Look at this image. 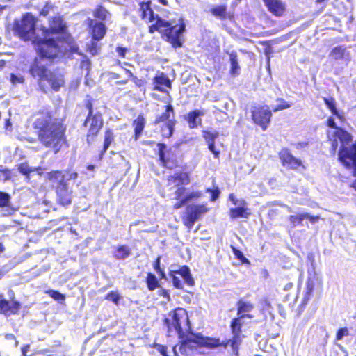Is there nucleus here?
I'll use <instances>...</instances> for the list:
<instances>
[{
  "label": "nucleus",
  "mask_w": 356,
  "mask_h": 356,
  "mask_svg": "<svg viewBox=\"0 0 356 356\" xmlns=\"http://www.w3.org/2000/svg\"><path fill=\"white\" fill-rule=\"evenodd\" d=\"M168 275L175 289H184V283L177 275H180L188 286H193L195 285V280L191 273L190 268L186 265L181 266L179 270H170Z\"/></svg>",
  "instance_id": "4468645a"
},
{
  "label": "nucleus",
  "mask_w": 356,
  "mask_h": 356,
  "mask_svg": "<svg viewBox=\"0 0 356 356\" xmlns=\"http://www.w3.org/2000/svg\"><path fill=\"white\" fill-rule=\"evenodd\" d=\"M153 90L161 92H168L172 88L170 79L164 72H160L152 79Z\"/></svg>",
  "instance_id": "6ab92c4d"
},
{
  "label": "nucleus",
  "mask_w": 356,
  "mask_h": 356,
  "mask_svg": "<svg viewBox=\"0 0 356 356\" xmlns=\"http://www.w3.org/2000/svg\"><path fill=\"white\" fill-rule=\"evenodd\" d=\"M10 195L6 192L0 191V207H4L9 205Z\"/></svg>",
  "instance_id": "8fccbe9b"
},
{
  "label": "nucleus",
  "mask_w": 356,
  "mask_h": 356,
  "mask_svg": "<svg viewBox=\"0 0 356 356\" xmlns=\"http://www.w3.org/2000/svg\"><path fill=\"white\" fill-rule=\"evenodd\" d=\"M33 129L42 147L57 154L63 147L69 146L65 117L59 116L56 111L44 106L33 113Z\"/></svg>",
  "instance_id": "f03ea898"
},
{
  "label": "nucleus",
  "mask_w": 356,
  "mask_h": 356,
  "mask_svg": "<svg viewBox=\"0 0 356 356\" xmlns=\"http://www.w3.org/2000/svg\"><path fill=\"white\" fill-rule=\"evenodd\" d=\"M229 199L230 200V201L234 204H238V200L234 197V195L233 194H230L229 195Z\"/></svg>",
  "instance_id": "0e129e2a"
},
{
  "label": "nucleus",
  "mask_w": 356,
  "mask_h": 356,
  "mask_svg": "<svg viewBox=\"0 0 356 356\" xmlns=\"http://www.w3.org/2000/svg\"><path fill=\"white\" fill-rule=\"evenodd\" d=\"M164 111L157 115L153 122V124L157 125L161 122H170L171 119H175V108L170 101L165 106Z\"/></svg>",
  "instance_id": "b1692460"
},
{
  "label": "nucleus",
  "mask_w": 356,
  "mask_h": 356,
  "mask_svg": "<svg viewBox=\"0 0 356 356\" xmlns=\"http://www.w3.org/2000/svg\"><path fill=\"white\" fill-rule=\"evenodd\" d=\"M237 306V315L238 316L242 318H252V316L248 313L252 311L254 309V305L249 302H246L242 299H240L236 302Z\"/></svg>",
  "instance_id": "c85d7f7f"
},
{
  "label": "nucleus",
  "mask_w": 356,
  "mask_h": 356,
  "mask_svg": "<svg viewBox=\"0 0 356 356\" xmlns=\"http://www.w3.org/2000/svg\"><path fill=\"white\" fill-rule=\"evenodd\" d=\"M137 13L140 18L147 23L156 22L159 21V19H162L158 14L154 13L150 0L140 1Z\"/></svg>",
  "instance_id": "dca6fc26"
},
{
  "label": "nucleus",
  "mask_w": 356,
  "mask_h": 356,
  "mask_svg": "<svg viewBox=\"0 0 356 356\" xmlns=\"http://www.w3.org/2000/svg\"><path fill=\"white\" fill-rule=\"evenodd\" d=\"M82 126L87 129L86 142L91 144L100 133L104 127V119L100 112H96L93 116H86Z\"/></svg>",
  "instance_id": "9d476101"
},
{
  "label": "nucleus",
  "mask_w": 356,
  "mask_h": 356,
  "mask_svg": "<svg viewBox=\"0 0 356 356\" xmlns=\"http://www.w3.org/2000/svg\"><path fill=\"white\" fill-rule=\"evenodd\" d=\"M46 293L55 300L64 302L65 300V296L56 290L49 289L46 291Z\"/></svg>",
  "instance_id": "37998d69"
},
{
  "label": "nucleus",
  "mask_w": 356,
  "mask_h": 356,
  "mask_svg": "<svg viewBox=\"0 0 356 356\" xmlns=\"http://www.w3.org/2000/svg\"><path fill=\"white\" fill-rule=\"evenodd\" d=\"M206 192L211 193V197H210L211 201H215L219 197L220 191L218 188H216L215 189L207 188L206 190Z\"/></svg>",
  "instance_id": "4d7b16f0"
},
{
  "label": "nucleus",
  "mask_w": 356,
  "mask_h": 356,
  "mask_svg": "<svg viewBox=\"0 0 356 356\" xmlns=\"http://www.w3.org/2000/svg\"><path fill=\"white\" fill-rule=\"evenodd\" d=\"M10 81L13 84L22 83L24 81V79L22 76H17L14 74H10Z\"/></svg>",
  "instance_id": "bf43d9fd"
},
{
  "label": "nucleus",
  "mask_w": 356,
  "mask_h": 356,
  "mask_svg": "<svg viewBox=\"0 0 356 356\" xmlns=\"http://www.w3.org/2000/svg\"><path fill=\"white\" fill-rule=\"evenodd\" d=\"M109 15V12L102 5H98L93 11V16L101 21H105Z\"/></svg>",
  "instance_id": "e433bc0d"
},
{
  "label": "nucleus",
  "mask_w": 356,
  "mask_h": 356,
  "mask_svg": "<svg viewBox=\"0 0 356 356\" xmlns=\"http://www.w3.org/2000/svg\"><path fill=\"white\" fill-rule=\"evenodd\" d=\"M349 335V330L346 327H340L337 330L335 335V340L339 341L341 340L344 337H347Z\"/></svg>",
  "instance_id": "3c124183"
},
{
  "label": "nucleus",
  "mask_w": 356,
  "mask_h": 356,
  "mask_svg": "<svg viewBox=\"0 0 356 356\" xmlns=\"http://www.w3.org/2000/svg\"><path fill=\"white\" fill-rule=\"evenodd\" d=\"M85 107L88 110V114L86 116H93L96 113L94 112L93 108V100L90 99L85 102Z\"/></svg>",
  "instance_id": "5fc2aeb1"
},
{
  "label": "nucleus",
  "mask_w": 356,
  "mask_h": 356,
  "mask_svg": "<svg viewBox=\"0 0 356 356\" xmlns=\"http://www.w3.org/2000/svg\"><path fill=\"white\" fill-rule=\"evenodd\" d=\"M31 42L38 57L34 58L29 68L30 75L37 80L40 89L47 92L48 88L58 92L65 85L63 73L58 69L50 70L44 64L42 59L54 61L60 54V47L57 40L54 38H47L35 35Z\"/></svg>",
  "instance_id": "f257e3e1"
},
{
  "label": "nucleus",
  "mask_w": 356,
  "mask_h": 356,
  "mask_svg": "<svg viewBox=\"0 0 356 356\" xmlns=\"http://www.w3.org/2000/svg\"><path fill=\"white\" fill-rule=\"evenodd\" d=\"M105 299L111 301L118 305L121 299V296L116 291H110L105 296Z\"/></svg>",
  "instance_id": "c03bdc74"
},
{
  "label": "nucleus",
  "mask_w": 356,
  "mask_h": 356,
  "mask_svg": "<svg viewBox=\"0 0 356 356\" xmlns=\"http://www.w3.org/2000/svg\"><path fill=\"white\" fill-rule=\"evenodd\" d=\"M35 26L36 19L31 13H26L19 21L14 22L13 31L20 39L28 42L35 37Z\"/></svg>",
  "instance_id": "0eeeda50"
},
{
  "label": "nucleus",
  "mask_w": 356,
  "mask_h": 356,
  "mask_svg": "<svg viewBox=\"0 0 356 356\" xmlns=\"http://www.w3.org/2000/svg\"><path fill=\"white\" fill-rule=\"evenodd\" d=\"M131 81L138 88L143 87L145 83L144 79H139L136 76H132Z\"/></svg>",
  "instance_id": "13d9d810"
},
{
  "label": "nucleus",
  "mask_w": 356,
  "mask_h": 356,
  "mask_svg": "<svg viewBox=\"0 0 356 356\" xmlns=\"http://www.w3.org/2000/svg\"><path fill=\"white\" fill-rule=\"evenodd\" d=\"M114 140V134L111 129L107 128L104 134L103 147L99 153V159H102L108 150V147Z\"/></svg>",
  "instance_id": "7c9ffc66"
},
{
  "label": "nucleus",
  "mask_w": 356,
  "mask_h": 356,
  "mask_svg": "<svg viewBox=\"0 0 356 356\" xmlns=\"http://www.w3.org/2000/svg\"><path fill=\"white\" fill-rule=\"evenodd\" d=\"M49 27H46L44 25L40 26V31H41L42 36L47 38L50 35H65L67 33V26L63 19V17L60 15H56L51 17L48 19Z\"/></svg>",
  "instance_id": "9b49d317"
},
{
  "label": "nucleus",
  "mask_w": 356,
  "mask_h": 356,
  "mask_svg": "<svg viewBox=\"0 0 356 356\" xmlns=\"http://www.w3.org/2000/svg\"><path fill=\"white\" fill-rule=\"evenodd\" d=\"M209 210V209L207 204H188L181 217L184 225L188 229H191L195 222L207 213Z\"/></svg>",
  "instance_id": "1a4fd4ad"
},
{
  "label": "nucleus",
  "mask_w": 356,
  "mask_h": 356,
  "mask_svg": "<svg viewBox=\"0 0 356 356\" xmlns=\"http://www.w3.org/2000/svg\"><path fill=\"white\" fill-rule=\"evenodd\" d=\"M278 157L283 167L293 171H302L306 169L303 161L293 155L290 149L284 147L278 152Z\"/></svg>",
  "instance_id": "ddd939ff"
},
{
  "label": "nucleus",
  "mask_w": 356,
  "mask_h": 356,
  "mask_svg": "<svg viewBox=\"0 0 356 356\" xmlns=\"http://www.w3.org/2000/svg\"><path fill=\"white\" fill-rule=\"evenodd\" d=\"M145 125L146 119L144 116V114L140 113L132 122V126L134 127L133 138L134 140H137L140 138L145 129Z\"/></svg>",
  "instance_id": "bb28decb"
},
{
  "label": "nucleus",
  "mask_w": 356,
  "mask_h": 356,
  "mask_svg": "<svg viewBox=\"0 0 356 356\" xmlns=\"http://www.w3.org/2000/svg\"><path fill=\"white\" fill-rule=\"evenodd\" d=\"M11 177V171L8 168H0V181H6Z\"/></svg>",
  "instance_id": "864d4df0"
},
{
  "label": "nucleus",
  "mask_w": 356,
  "mask_h": 356,
  "mask_svg": "<svg viewBox=\"0 0 356 356\" xmlns=\"http://www.w3.org/2000/svg\"><path fill=\"white\" fill-rule=\"evenodd\" d=\"M304 216H305V219H308L311 223H316L319 220V216H312L309 213H304Z\"/></svg>",
  "instance_id": "680f3d73"
},
{
  "label": "nucleus",
  "mask_w": 356,
  "mask_h": 356,
  "mask_svg": "<svg viewBox=\"0 0 356 356\" xmlns=\"http://www.w3.org/2000/svg\"><path fill=\"white\" fill-rule=\"evenodd\" d=\"M158 295L161 297H163L164 298H165L166 300H169L170 299V293L169 291L164 289V288H161L159 291H158Z\"/></svg>",
  "instance_id": "052dcab7"
},
{
  "label": "nucleus",
  "mask_w": 356,
  "mask_h": 356,
  "mask_svg": "<svg viewBox=\"0 0 356 356\" xmlns=\"http://www.w3.org/2000/svg\"><path fill=\"white\" fill-rule=\"evenodd\" d=\"M323 283L318 279L316 274L309 276L306 283V291L304 296L305 301L308 300L312 297L315 287H319L322 289Z\"/></svg>",
  "instance_id": "a878e982"
},
{
  "label": "nucleus",
  "mask_w": 356,
  "mask_h": 356,
  "mask_svg": "<svg viewBox=\"0 0 356 356\" xmlns=\"http://www.w3.org/2000/svg\"><path fill=\"white\" fill-rule=\"evenodd\" d=\"M22 308L21 303L12 299L10 301L3 298L2 295H0V314L5 316H10L18 314Z\"/></svg>",
  "instance_id": "f3484780"
},
{
  "label": "nucleus",
  "mask_w": 356,
  "mask_h": 356,
  "mask_svg": "<svg viewBox=\"0 0 356 356\" xmlns=\"http://www.w3.org/2000/svg\"><path fill=\"white\" fill-rule=\"evenodd\" d=\"M175 22V20L159 19V21L148 26V32L152 34L159 32L161 38L172 48H181L185 41L184 33L186 31V26L183 18H179L177 24Z\"/></svg>",
  "instance_id": "20e7f679"
},
{
  "label": "nucleus",
  "mask_w": 356,
  "mask_h": 356,
  "mask_svg": "<svg viewBox=\"0 0 356 356\" xmlns=\"http://www.w3.org/2000/svg\"><path fill=\"white\" fill-rule=\"evenodd\" d=\"M115 51L119 58H124L127 53L130 51L129 49L125 47L118 45L115 48Z\"/></svg>",
  "instance_id": "603ef678"
},
{
  "label": "nucleus",
  "mask_w": 356,
  "mask_h": 356,
  "mask_svg": "<svg viewBox=\"0 0 356 356\" xmlns=\"http://www.w3.org/2000/svg\"><path fill=\"white\" fill-rule=\"evenodd\" d=\"M145 284L149 291H154L156 289L161 288L159 279H158L156 276L151 272H148L147 273Z\"/></svg>",
  "instance_id": "72a5a7b5"
},
{
  "label": "nucleus",
  "mask_w": 356,
  "mask_h": 356,
  "mask_svg": "<svg viewBox=\"0 0 356 356\" xmlns=\"http://www.w3.org/2000/svg\"><path fill=\"white\" fill-rule=\"evenodd\" d=\"M202 193L199 191H193L190 193L186 192V196L182 202H181L180 204H186L188 202L195 200L201 197Z\"/></svg>",
  "instance_id": "a18cd8bd"
},
{
  "label": "nucleus",
  "mask_w": 356,
  "mask_h": 356,
  "mask_svg": "<svg viewBox=\"0 0 356 356\" xmlns=\"http://www.w3.org/2000/svg\"><path fill=\"white\" fill-rule=\"evenodd\" d=\"M323 99L328 109L332 113V115H335L339 119L342 120L343 117L341 114L339 113V112L337 110V103L334 97L332 96L324 97H323Z\"/></svg>",
  "instance_id": "f704fd0d"
},
{
  "label": "nucleus",
  "mask_w": 356,
  "mask_h": 356,
  "mask_svg": "<svg viewBox=\"0 0 356 356\" xmlns=\"http://www.w3.org/2000/svg\"><path fill=\"white\" fill-rule=\"evenodd\" d=\"M88 25L92 38L99 41L104 38L106 33V27L102 22H94L92 19H88Z\"/></svg>",
  "instance_id": "4be33fe9"
},
{
  "label": "nucleus",
  "mask_w": 356,
  "mask_h": 356,
  "mask_svg": "<svg viewBox=\"0 0 356 356\" xmlns=\"http://www.w3.org/2000/svg\"><path fill=\"white\" fill-rule=\"evenodd\" d=\"M230 69L229 74L232 76L236 77L240 74L241 67L238 64V55L236 52L232 51L229 54Z\"/></svg>",
  "instance_id": "2f4dec72"
},
{
  "label": "nucleus",
  "mask_w": 356,
  "mask_h": 356,
  "mask_svg": "<svg viewBox=\"0 0 356 356\" xmlns=\"http://www.w3.org/2000/svg\"><path fill=\"white\" fill-rule=\"evenodd\" d=\"M209 12L213 17L221 21H232L234 19V13L228 10L226 4H219L213 6L210 8Z\"/></svg>",
  "instance_id": "412c9836"
},
{
  "label": "nucleus",
  "mask_w": 356,
  "mask_h": 356,
  "mask_svg": "<svg viewBox=\"0 0 356 356\" xmlns=\"http://www.w3.org/2000/svg\"><path fill=\"white\" fill-rule=\"evenodd\" d=\"M17 170L19 172L26 176L28 178L29 177L31 173L33 172V170L26 163H22L17 165Z\"/></svg>",
  "instance_id": "49530a36"
},
{
  "label": "nucleus",
  "mask_w": 356,
  "mask_h": 356,
  "mask_svg": "<svg viewBox=\"0 0 356 356\" xmlns=\"http://www.w3.org/2000/svg\"><path fill=\"white\" fill-rule=\"evenodd\" d=\"M6 65V62L3 60H0V70L3 69Z\"/></svg>",
  "instance_id": "774afa93"
},
{
  "label": "nucleus",
  "mask_w": 356,
  "mask_h": 356,
  "mask_svg": "<svg viewBox=\"0 0 356 356\" xmlns=\"http://www.w3.org/2000/svg\"><path fill=\"white\" fill-rule=\"evenodd\" d=\"M177 124L175 119H171L170 122H165L160 127V134L163 138H170L172 136L175 127Z\"/></svg>",
  "instance_id": "c756f323"
},
{
  "label": "nucleus",
  "mask_w": 356,
  "mask_h": 356,
  "mask_svg": "<svg viewBox=\"0 0 356 356\" xmlns=\"http://www.w3.org/2000/svg\"><path fill=\"white\" fill-rule=\"evenodd\" d=\"M232 249L236 259L241 261L243 264L250 263L249 260L243 255V252L240 250L234 247H232Z\"/></svg>",
  "instance_id": "de8ad7c7"
},
{
  "label": "nucleus",
  "mask_w": 356,
  "mask_h": 356,
  "mask_svg": "<svg viewBox=\"0 0 356 356\" xmlns=\"http://www.w3.org/2000/svg\"><path fill=\"white\" fill-rule=\"evenodd\" d=\"M240 204L241 206L229 209V213L231 218H248L250 216L251 213L250 209L246 207V202L244 200H241Z\"/></svg>",
  "instance_id": "cd10ccee"
},
{
  "label": "nucleus",
  "mask_w": 356,
  "mask_h": 356,
  "mask_svg": "<svg viewBox=\"0 0 356 356\" xmlns=\"http://www.w3.org/2000/svg\"><path fill=\"white\" fill-rule=\"evenodd\" d=\"M345 52V47H343L342 46H337L332 49L330 55L334 60H338L343 58Z\"/></svg>",
  "instance_id": "58836bf2"
},
{
  "label": "nucleus",
  "mask_w": 356,
  "mask_h": 356,
  "mask_svg": "<svg viewBox=\"0 0 356 356\" xmlns=\"http://www.w3.org/2000/svg\"><path fill=\"white\" fill-rule=\"evenodd\" d=\"M305 219V216H304V213H298L296 215H291L289 217V220L292 226V227H296L298 225H301L302 221Z\"/></svg>",
  "instance_id": "ea45409f"
},
{
  "label": "nucleus",
  "mask_w": 356,
  "mask_h": 356,
  "mask_svg": "<svg viewBox=\"0 0 356 356\" xmlns=\"http://www.w3.org/2000/svg\"><path fill=\"white\" fill-rule=\"evenodd\" d=\"M326 125L335 129L333 136L337 138L343 145H347L353 140L351 134L343 128L337 127L333 118H328L326 121Z\"/></svg>",
  "instance_id": "a211bd4d"
},
{
  "label": "nucleus",
  "mask_w": 356,
  "mask_h": 356,
  "mask_svg": "<svg viewBox=\"0 0 356 356\" xmlns=\"http://www.w3.org/2000/svg\"><path fill=\"white\" fill-rule=\"evenodd\" d=\"M161 257L158 256L153 261L152 266H153L154 270L159 275L160 280H162V279L166 280V275H165L164 268L163 267H161Z\"/></svg>",
  "instance_id": "4c0bfd02"
},
{
  "label": "nucleus",
  "mask_w": 356,
  "mask_h": 356,
  "mask_svg": "<svg viewBox=\"0 0 356 356\" xmlns=\"http://www.w3.org/2000/svg\"><path fill=\"white\" fill-rule=\"evenodd\" d=\"M267 10L277 17H282L286 11V6L281 0H262Z\"/></svg>",
  "instance_id": "aec40b11"
},
{
  "label": "nucleus",
  "mask_w": 356,
  "mask_h": 356,
  "mask_svg": "<svg viewBox=\"0 0 356 356\" xmlns=\"http://www.w3.org/2000/svg\"><path fill=\"white\" fill-rule=\"evenodd\" d=\"M54 5L51 1H47L39 11V15L47 17L51 12H53Z\"/></svg>",
  "instance_id": "79ce46f5"
},
{
  "label": "nucleus",
  "mask_w": 356,
  "mask_h": 356,
  "mask_svg": "<svg viewBox=\"0 0 356 356\" xmlns=\"http://www.w3.org/2000/svg\"><path fill=\"white\" fill-rule=\"evenodd\" d=\"M186 191L187 188L184 186L177 187V189L174 193V199L177 200V202L172 206L174 209L177 210L185 205L180 204V203L183 201V200L186 198Z\"/></svg>",
  "instance_id": "473e14b6"
},
{
  "label": "nucleus",
  "mask_w": 356,
  "mask_h": 356,
  "mask_svg": "<svg viewBox=\"0 0 356 356\" xmlns=\"http://www.w3.org/2000/svg\"><path fill=\"white\" fill-rule=\"evenodd\" d=\"M158 156L161 164L163 167L174 170L180 166L177 156L174 151L170 148H167V146L163 143H158Z\"/></svg>",
  "instance_id": "f8f14e48"
},
{
  "label": "nucleus",
  "mask_w": 356,
  "mask_h": 356,
  "mask_svg": "<svg viewBox=\"0 0 356 356\" xmlns=\"http://www.w3.org/2000/svg\"><path fill=\"white\" fill-rule=\"evenodd\" d=\"M169 316L164 318V324L168 332H177L181 350L193 351L206 348L207 340H209L207 336L193 331L189 316L184 309L177 308L169 313Z\"/></svg>",
  "instance_id": "7ed1b4c3"
},
{
  "label": "nucleus",
  "mask_w": 356,
  "mask_h": 356,
  "mask_svg": "<svg viewBox=\"0 0 356 356\" xmlns=\"http://www.w3.org/2000/svg\"><path fill=\"white\" fill-rule=\"evenodd\" d=\"M204 111L199 109H194L188 113L184 116V120L187 122L189 128L195 129L202 124L201 116L204 115Z\"/></svg>",
  "instance_id": "393cba45"
},
{
  "label": "nucleus",
  "mask_w": 356,
  "mask_h": 356,
  "mask_svg": "<svg viewBox=\"0 0 356 356\" xmlns=\"http://www.w3.org/2000/svg\"><path fill=\"white\" fill-rule=\"evenodd\" d=\"M131 254L130 249L127 245L118 246L113 253L116 259L122 260L128 257Z\"/></svg>",
  "instance_id": "c9c22d12"
},
{
  "label": "nucleus",
  "mask_w": 356,
  "mask_h": 356,
  "mask_svg": "<svg viewBox=\"0 0 356 356\" xmlns=\"http://www.w3.org/2000/svg\"><path fill=\"white\" fill-rule=\"evenodd\" d=\"M276 101L278 102V104H277L275 107L273 108V112H277L279 111L287 109L291 106V103L286 102L282 98H277Z\"/></svg>",
  "instance_id": "a19ab883"
},
{
  "label": "nucleus",
  "mask_w": 356,
  "mask_h": 356,
  "mask_svg": "<svg viewBox=\"0 0 356 356\" xmlns=\"http://www.w3.org/2000/svg\"><path fill=\"white\" fill-rule=\"evenodd\" d=\"M95 166L92 164H88L87 166H86V169L88 170H90V171H92L94 170Z\"/></svg>",
  "instance_id": "338daca9"
},
{
  "label": "nucleus",
  "mask_w": 356,
  "mask_h": 356,
  "mask_svg": "<svg viewBox=\"0 0 356 356\" xmlns=\"http://www.w3.org/2000/svg\"><path fill=\"white\" fill-rule=\"evenodd\" d=\"M152 347L156 348L158 352H159L162 356H164L165 355L168 354V347L165 345H162L159 343H153Z\"/></svg>",
  "instance_id": "6e6d98bb"
},
{
  "label": "nucleus",
  "mask_w": 356,
  "mask_h": 356,
  "mask_svg": "<svg viewBox=\"0 0 356 356\" xmlns=\"http://www.w3.org/2000/svg\"><path fill=\"white\" fill-rule=\"evenodd\" d=\"M337 139V138L334 137V139L332 140L331 147H330V153L332 155H335L337 150L338 149V143Z\"/></svg>",
  "instance_id": "e2e57ef3"
},
{
  "label": "nucleus",
  "mask_w": 356,
  "mask_h": 356,
  "mask_svg": "<svg viewBox=\"0 0 356 356\" xmlns=\"http://www.w3.org/2000/svg\"><path fill=\"white\" fill-rule=\"evenodd\" d=\"M219 136V133L217 131H211L209 130L202 131V138L208 145V149L213 154L214 158L218 159L220 157V152L216 148L215 140Z\"/></svg>",
  "instance_id": "5701e85b"
},
{
  "label": "nucleus",
  "mask_w": 356,
  "mask_h": 356,
  "mask_svg": "<svg viewBox=\"0 0 356 356\" xmlns=\"http://www.w3.org/2000/svg\"><path fill=\"white\" fill-rule=\"evenodd\" d=\"M250 112L253 124L263 131H266L270 125L273 111L268 105H255L252 107Z\"/></svg>",
  "instance_id": "6e6552de"
},
{
  "label": "nucleus",
  "mask_w": 356,
  "mask_h": 356,
  "mask_svg": "<svg viewBox=\"0 0 356 356\" xmlns=\"http://www.w3.org/2000/svg\"><path fill=\"white\" fill-rule=\"evenodd\" d=\"M191 183V174L187 170L185 165L182 166L181 170L177 171L167 177V184L169 186H184Z\"/></svg>",
  "instance_id": "2eb2a0df"
},
{
  "label": "nucleus",
  "mask_w": 356,
  "mask_h": 356,
  "mask_svg": "<svg viewBox=\"0 0 356 356\" xmlns=\"http://www.w3.org/2000/svg\"><path fill=\"white\" fill-rule=\"evenodd\" d=\"M159 3L162 4L163 6H168V0H157Z\"/></svg>",
  "instance_id": "69168bd1"
},
{
  "label": "nucleus",
  "mask_w": 356,
  "mask_h": 356,
  "mask_svg": "<svg viewBox=\"0 0 356 356\" xmlns=\"http://www.w3.org/2000/svg\"><path fill=\"white\" fill-rule=\"evenodd\" d=\"M244 318L236 316L230 321V330L232 334L228 340H221L219 337H211L207 336L206 349L213 350L218 348H227L229 345L232 349L230 356H239V347L242 343V327Z\"/></svg>",
  "instance_id": "423d86ee"
},
{
  "label": "nucleus",
  "mask_w": 356,
  "mask_h": 356,
  "mask_svg": "<svg viewBox=\"0 0 356 356\" xmlns=\"http://www.w3.org/2000/svg\"><path fill=\"white\" fill-rule=\"evenodd\" d=\"M99 49L100 47L95 42H91L90 43L88 44L86 47L87 51L93 56L98 54Z\"/></svg>",
  "instance_id": "09e8293b"
},
{
  "label": "nucleus",
  "mask_w": 356,
  "mask_h": 356,
  "mask_svg": "<svg viewBox=\"0 0 356 356\" xmlns=\"http://www.w3.org/2000/svg\"><path fill=\"white\" fill-rule=\"evenodd\" d=\"M64 170H51L47 173V179L52 184L56 195V202L58 205L67 207L72 202V190L70 188L67 181L74 180L78 177V173L73 171L68 174L66 178Z\"/></svg>",
  "instance_id": "39448f33"
}]
</instances>
